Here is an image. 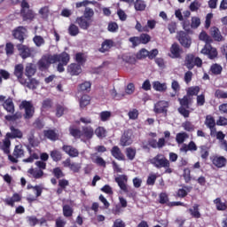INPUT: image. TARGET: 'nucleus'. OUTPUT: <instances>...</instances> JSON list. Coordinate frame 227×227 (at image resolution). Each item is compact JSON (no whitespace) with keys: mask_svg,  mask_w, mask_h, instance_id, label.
I'll use <instances>...</instances> for the list:
<instances>
[{"mask_svg":"<svg viewBox=\"0 0 227 227\" xmlns=\"http://www.w3.org/2000/svg\"><path fill=\"white\" fill-rule=\"evenodd\" d=\"M199 38L206 43V45L201 50V54H206V56H208L209 59L217 58V50L210 45V43H212V38H210L205 32H201Z\"/></svg>","mask_w":227,"mask_h":227,"instance_id":"nucleus-1","label":"nucleus"},{"mask_svg":"<svg viewBox=\"0 0 227 227\" xmlns=\"http://www.w3.org/2000/svg\"><path fill=\"white\" fill-rule=\"evenodd\" d=\"M70 134L74 137H84L85 139H91V137H93V134H95V131L91 127H85L82 129V131L77 129L70 128Z\"/></svg>","mask_w":227,"mask_h":227,"instance_id":"nucleus-2","label":"nucleus"},{"mask_svg":"<svg viewBox=\"0 0 227 227\" xmlns=\"http://www.w3.org/2000/svg\"><path fill=\"white\" fill-rule=\"evenodd\" d=\"M149 162L158 169H160V168H168V166H171L168 160H167L166 156L160 153L150 159Z\"/></svg>","mask_w":227,"mask_h":227,"instance_id":"nucleus-3","label":"nucleus"},{"mask_svg":"<svg viewBox=\"0 0 227 227\" xmlns=\"http://www.w3.org/2000/svg\"><path fill=\"white\" fill-rule=\"evenodd\" d=\"M56 59H58V57H54V55L43 56L37 63L39 70H47L51 65L56 63Z\"/></svg>","mask_w":227,"mask_h":227,"instance_id":"nucleus-4","label":"nucleus"},{"mask_svg":"<svg viewBox=\"0 0 227 227\" xmlns=\"http://www.w3.org/2000/svg\"><path fill=\"white\" fill-rule=\"evenodd\" d=\"M17 49L22 59H27V58H35L36 55V50H35V48H29L24 44H18Z\"/></svg>","mask_w":227,"mask_h":227,"instance_id":"nucleus-5","label":"nucleus"},{"mask_svg":"<svg viewBox=\"0 0 227 227\" xmlns=\"http://www.w3.org/2000/svg\"><path fill=\"white\" fill-rule=\"evenodd\" d=\"M24 156V146L22 145H18L14 147L13 153L8 155V159L13 164L19 162L18 159H20Z\"/></svg>","mask_w":227,"mask_h":227,"instance_id":"nucleus-6","label":"nucleus"},{"mask_svg":"<svg viewBox=\"0 0 227 227\" xmlns=\"http://www.w3.org/2000/svg\"><path fill=\"white\" fill-rule=\"evenodd\" d=\"M20 109H25V119L29 120V118H33L35 114V107H33V104L29 101H22L20 105Z\"/></svg>","mask_w":227,"mask_h":227,"instance_id":"nucleus-7","label":"nucleus"},{"mask_svg":"<svg viewBox=\"0 0 227 227\" xmlns=\"http://www.w3.org/2000/svg\"><path fill=\"white\" fill-rule=\"evenodd\" d=\"M185 65L187 68L191 70L194 68V67H201V65H203V61L201 59L194 57V55H188L185 59Z\"/></svg>","mask_w":227,"mask_h":227,"instance_id":"nucleus-8","label":"nucleus"},{"mask_svg":"<svg viewBox=\"0 0 227 227\" xmlns=\"http://www.w3.org/2000/svg\"><path fill=\"white\" fill-rule=\"evenodd\" d=\"M168 107H169V102L161 100L154 104L153 111L156 114H168Z\"/></svg>","mask_w":227,"mask_h":227,"instance_id":"nucleus-9","label":"nucleus"},{"mask_svg":"<svg viewBox=\"0 0 227 227\" xmlns=\"http://www.w3.org/2000/svg\"><path fill=\"white\" fill-rule=\"evenodd\" d=\"M21 16L24 20H33L35 19V12L29 9V4L23 3L21 4Z\"/></svg>","mask_w":227,"mask_h":227,"instance_id":"nucleus-10","label":"nucleus"},{"mask_svg":"<svg viewBox=\"0 0 227 227\" xmlns=\"http://www.w3.org/2000/svg\"><path fill=\"white\" fill-rule=\"evenodd\" d=\"M177 39L180 42L181 45H183V47H186V49H189V47H191V43H192V42L191 41V37H189V35H186L185 32L184 31L177 32Z\"/></svg>","mask_w":227,"mask_h":227,"instance_id":"nucleus-11","label":"nucleus"},{"mask_svg":"<svg viewBox=\"0 0 227 227\" xmlns=\"http://www.w3.org/2000/svg\"><path fill=\"white\" fill-rule=\"evenodd\" d=\"M115 182L118 184L120 189L123 191V192H129V186H127V182H129V178L126 175H120L115 177Z\"/></svg>","mask_w":227,"mask_h":227,"instance_id":"nucleus-12","label":"nucleus"},{"mask_svg":"<svg viewBox=\"0 0 227 227\" xmlns=\"http://www.w3.org/2000/svg\"><path fill=\"white\" fill-rule=\"evenodd\" d=\"M14 75L17 77L20 84H26V79H24V66L22 64L16 65L14 67Z\"/></svg>","mask_w":227,"mask_h":227,"instance_id":"nucleus-13","label":"nucleus"},{"mask_svg":"<svg viewBox=\"0 0 227 227\" xmlns=\"http://www.w3.org/2000/svg\"><path fill=\"white\" fill-rule=\"evenodd\" d=\"M11 132H8L6 134V137L9 139H22L23 133L20 131V129L12 126L10 128Z\"/></svg>","mask_w":227,"mask_h":227,"instance_id":"nucleus-14","label":"nucleus"},{"mask_svg":"<svg viewBox=\"0 0 227 227\" xmlns=\"http://www.w3.org/2000/svg\"><path fill=\"white\" fill-rule=\"evenodd\" d=\"M129 145H132V131L128 130L124 132L121 138V145L129 146Z\"/></svg>","mask_w":227,"mask_h":227,"instance_id":"nucleus-15","label":"nucleus"},{"mask_svg":"<svg viewBox=\"0 0 227 227\" xmlns=\"http://www.w3.org/2000/svg\"><path fill=\"white\" fill-rule=\"evenodd\" d=\"M62 150L65 153L69 155V157H79V150L72 145H63Z\"/></svg>","mask_w":227,"mask_h":227,"instance_id":"nucleus-16","label":"nucleus"},{"mask_svg":"<svg viewBox=\"0 0 227 227\" xmlns=\"http://www.w3.org/2000/svg\"><path fill=\"white\" fill-rule=\"evenodd\" d=\"M153 88L154 91H159L160 93H164L168 91V83L160 82V81L153 82Z\"/></svg>","mask_w":227,"mask_h":227,"instance_id":"nucleus-17","label":"nucleus"},{"mask_svg":"<svg viewBox=\"0 0 227 227\" xmlns=\"http://www.w3.org/2000/svg\"><path fill=\"white\" fill-rule=\"evenodd\" d=\"M26 33H27L26 27H19L13 31V36L17 40H20V42H24V36H26Z\"/></svg>","mask_w":227,"mask_h":227,"instance_id":"nucleus-18","label":"nucleus"},{"mask_svg":"<svg viewBox=\"0 0 227 227\" xmlns=\"http://www.w3.org/2000/svg\"><path fill=\"white\" fill-rule=\"evenodd\" d=\"M27 175L30 178L40 179L43 176V170L31 168L27 170Z\"/></svg>","mask_w":227,"mask_h":227,"instance_id":"nucleus-19","label":"nucleus"},{"mask_svg":"<svg viewBox=\"0 0 227 227\" xmlns=\"http://www.w3.org/2000/svg\"><path fill=\"white\" fill-rule=\"evenodd\" d=\"M10 146H12V142L8 137H5V138L0 142V150H3L4 153L6 155H10Z\"/></svg>","mask_w":227,"mask_h":227,"instance_id":"nucleus-20","label":"nucleus"},{"mask_svg":"<svg viewBox=\"0 0 227 227\" xmlns=\"http://www.w3.org/2000/svg\"><path fill=\"white\" fill-rule=\"evenodd\" d=\"M53 57L57 58L56 63H61L62 65H68V61H70V55L67 52H63L59 55L55 54Z\"/></svg>","mask_w":227,"mask_h":227,"instance_id":"nucleus-21","label":"nucleus"},{"mask_svg":"<svg viewBox=\"0 0 227 227\" xmlns=\"http://www.w3.org/2000/svg\"><path fill=\"white\" fill-rule=\"evenodd\" d=\"M67 72L70 75H79V74L82 73V68L81 67V65L71 64L67 67Z\"/></svg>","mask_w":227,"mask_h":227,"instance_id":"nucleus-22","label":"nucleus"},{"mask_svg":"<svg viewBox=\"0 0 227 227\" xmlns=\"http://www.w3.org/2000/svg\"><path fill=\"white\" fill-rule=\"evenodd\" d=\"M212 162L215 168H224V166H226L227 160L224 156H214L212 158Z\"/></svg>","mask_w":227,"mask_h":227,"instance_id":"nucleus-23","label":"nucleus"},{"mask_svg":"<svg viewBox=\"0 0 227 227\" xmlns=\"http://www.w3.org/2000/svg\"><path fill=\"white\" fill-rule=\"evenodd\" d=\"M76 24L81 27V29H88L90 26H91V21L90 20H87L85 17H78L76 19Z\"/></svg>","mask_w":227,"mask_h":227,"instance_id":"nucleus-24","label":"nucleus"},{"mask_svg":"<svg viewBox=\"0 0 227 227\" xmlns=\"http://www.w3.org/2000/svg\"><path fill=\"white\" fill-rule=\"evenodd\" d=\"M3 107L7 111V113H11V114H13L15 113V105L13 104V100L12 98H7L3 103Z\"/></svg>","mask_w":227,"mask_h":227,"instance_id":"nucleus-25","label":"nucleus"},{"mask_svg":"<svg viewBox=\"0 0 227 227\" xmlns=\"http://www.w3.org/2000/svg\"><path fill=\"white\" fill-rule=\"evenodd\" d=\"M34 193L35 194V197L29 195L27 200L28 201H36V198H40L42 196V192L43 191V188L40 185H35L33 187Z\"/></svg>","mask_w":227,"mask_h":227,"instance_id":"nucleus-26","label":"nucleus"},{"mask_svg":"<svg viewBox=\"0 0 227 227\" xmlns=\"http://www.w3.org/2000/svg\"><path fill=\"white\" fill-rule=\"evenodd\" d=\"M111 153L114 159H117V160H125V155L121 153V150H120V147L114 146L111 150Z\"/></svg>","mask_w":227,"mask_h":227,"instance_id":"nucleus-27","label":"nucleus"},{"mask_svg":"<svg viewBox=\"0 0 227 227\" xmlns=\"http://www.w3.org/2000/svg\"><path fill=\"white\" fill-rule=\"evenodd\" d=\"M90 159L94 164L106 168V160H104V158L97 155V153L90 154Z\"/></svg>","mask_w":227,"mask_h":227,"instance_id":"nucleus-28","label":"nucleus"},{"mask_svg":"<svg viewBox=\"0 0 227 227\" xmlns=\"http://www.w3.org/2000/svg\"><path fill=\"white\" fill-rule=\"evenodd\" d=\"M205 125L207 129H210V132L215 129V119L212 115H207L205 120Z\"/></svg>","mask_w":227,"mask_h":227,"instance_id":"nucleus-29","label":"nucleus"},{"mask_svg":"<svg viewBox=\"0 0 227 227\" xmlns=\"http://www.w3.org/2000/svg\"><path fill=\"white\" fill-rule=\"evenodd\" d=\"M113 45H114V42H113V40H111V39H106L102 43L99 51L100 52H107V51H109V49H111V47H113Z\"/></svg>","mask_w":227,"mask_h":227,"instance_id":"nucleus-30","label":"nucleus"},{"mask_svg":"<svg viewBox=\"0 0 227 227\" xmlns=\"http://www.w3.org/2000/svg\"><path fill=\"white\" fill-rule=\"evenodd\" d=\"M38 84H40V82L36 79L31 77H28V82L26 80V83H22L23 86H27V88H29L30 90H35V88L38 87Z\"/></svg>","mask_w":227,"mask_h":227,"instance_id":"nucleus-31","label":"nucleus"},{"mask_svg":"<svg viewBox=\"0 0 227 227\" xmlns=\"http://www.w3.org/2000/svg\"><path fill=\"white\" fill-rule=\"evenodd\" d=\"M192 215L195 219H200L201 217V213H200V205L194 204L192 208L188 210Z\"/></svg>","mask_w":227,"mask_h":227,"instance_id":"nucleus-32","label":"nucleus"},{"mask_svg":"<svg viewBox=\"0 0 227 227\" xmlns=\"http://www.w3.org/2000/svg\"><path fill=\"white\" fill-rule=\"evenodd\" d=\"M182 50H180V46L176 43L172 44L170 48L171 58H180V53Z\"/></svg>","mask_w":227,"mask_h":227,"instance_id":"nucleus-33","label":"nucleus"},{"mask_svg":"<svg viewBox=\"0 0 227 227\" xmlns=\"http://www.w3.org/2000/svg\"><path fill=\"white\" fill-rule=\"evenodd\" d=\"M25 73L27 77H33V75L36 74V68L35 67V65L32 63L27 64Z\"/></svg>","mask_w":227,"mask_h":227,"instance_id":"nucleus-34","label":"nucleus"},{"mask_svg":"<svg viewBox=\"0 0 227 227\" xmlns=\"http://www.w3.org/2000/svg\"><path fill=\"white\" fill-rule=\"evenodd\" d=\"M95 16V11L90 7H86L84 12H83V17L90 21L93 22V17Z\"/></svg>","mask_w":227,"mask_h":227,"instance_id":"nucleus-35","label":"nucleus"},{"mask_svg":"<svg viewBox=\"0 0 227 227\" xmlns=\"http://www.w3.org/2000/svg\"><path fill=\"white\" fill-rule=\"evenodd\" d=\"M211 35L216 42H223V35L219 31V28L213 27H211Z\"/></svg>","mask_w":227,"mask_h":227,"instance_id":"nucleus-36","label":"nucleus"},{"mask_svg":"<svg viewBox=\"0 0 227 227\" xmlns=\"http://www.w3.org/2000/svg\"><path fill=\"white\" fill-rule=\"evenodd\" d=\"M185 139H189V135H187L185 132L177 133L176 136V141L178 145L184 143Z\"/></svg>","mask_w":227,"mask_h":227,"instance_id":"nucleus-37","label":"nucleus"},{"mask_svg":"<svg viewBox=\"0 0 227 227\" xmlns=\"http://www.w3.org/2000/svg\"><path fill=\"white\" fill-rule=\"evenodd\" d=\"M201 26V19L198 16L192 17L191 20V27L192 29H198V27Z\"/></svg>","mask_w":227,"mask_h":227,"instance_id":"nucleus-38","label":"nucleus"},{"mask_svg":"<svg viewBox=\"0 0 227 227\" xmlns=\"http://www.w3.org/2000/svg\"><path fill=\"white\" fill-rule=\"evenodd\" d=\"M18 201H20V195H19L18 193L14 194L12 198L5 200L7 205H10L11 207H13V205H15V203H17Z\"/></svg>","mask_w":227,"mask_h":227,"instance_id":"nucleus-39","label":"nucleus"},{"mask_svg":"<svg viewBox=\"0 0 227 227\" xmlns=\"http://www.w3.org/2000/svg\"><path fill=\"white\" fill-rule=\"evenodd\" d=\"M211 137H216V139H219L221 141H224L225 135L223 133V131H218L215 129L211 130L210 132Z\"/></svg>","mask_w":227,"mask_h":227,"instance_id":"nucleus-40","label":"nucleus"},{"mask_svg":"<svg viewBox=\"0 0 227 227\" xmlns=\"http://www.w3.org/2000/svg\"><path fill=\"white\" fill-rule=\"evenodd\" d=\"M44 136L48 139H51V141H56L58 139V133L52 129L44 131Z\"/></svg>","mask_w":227,"mask_h":227,"instance_id":"nucleus-41","label":"nucleus"},{"mask_svg":"<svg viewBox=\"0 0 227 227\" xmlns=\"http://www.w3.org/2000/svg\"><path fill=\"white\" fill-rule=\"evenodd\" d=\"M210 72L214 75H219V74H221V72H223V67H221V65H219V64H214L210 67Z\"/></svg>","mask_w":227,"mask_h":227,"instance_id":"nucleus-42","label":"nucleus"},{"mask_svg":"<svg viewBox=\"0 0 227 227\" xmlns=\"http://www.w3.org/2000/svg\"><path fill=\"white\" fill-rule=\"evenodd\" d=\"M146 9V4L143 0H137L135 2V10L137 12H143Z\"/></svg>","mask_w":227,"mask_h":227,"instance_id":"nucleus-43","label":"nucleus"},{"mask_svg":"<svg viewBox=\"0 0 227 227\" xmlns=\"http://www.w3.org/2000/svg\"><path fill=\"white\" fill-rule=\"evenodd\" d=\"M187 95L188 97H196L200 93V87L194 86V87H189L187 90Z\"/></svg>","mask_w":227,"mask_h":227,"instance_id":"nucleus-44","label":"nucleus"},{"mask_svg":"<svg viewBox=\"0 0 227 227\" xmlns=\"http://www.w3.org/2000/svg\"><path fill=\"white\" fill-rule=\"evenodd\" d=\"M181 22H182L181 24H182L183 29L186 33L188 34L192 33V27H191V22L188 20H184Z\"/></svg>","mask_w":227,"mask_h":227,"instance_id":"nucleus-45","label":"nucleus"},{"mask_svg":"<svg viewBox=\"0 0 227 227\" xmlns=\"http://www.w3.org/2000/svg\"><path fill=\"white\" fill-rule=\"evenodd\" d=\"M214 203L217 208V210H226L227 206L225 202H223L221 199L217 198L214 200Z\"/></svg>","mask_w":227,"mask_h":227,"instance_id":"nucleus-46","label":"nucleus"},{"mask_svg":"<svg viewBox=\"0 0 227 227\" xmlns=\"http://www.w3.org/2000/svg\"><path fill=\"white\" fill-rule=\"evenodd\" d=\"M171 89L174 91V93L171 94V97H176V94L180 91V83H178L177 81L173 80L171 82Z\"/></svg>","mask_w":227,"mask_h":227,"instance_id":"nucleus-47","label":"nucleus"},{"mask_svg":"<svg viewBox=\"0 0 227 227\" xmlns=\"http://www.w3.org/2000/svg\"><path fill=\"white\" fill-rule=\"evenodd\" d=\"M191 192V187L184 186L178 190L177 196L180 198H184V196H187Z\"/></svg>","mask_w":227,"mask_h":227,"instance_id":"nucleus-48","label":"nucleus"},{"mask_svg":"<svg viewBox=\"0 0 227 227\" xmlns=\"http://www.w3.org/2000/svg\"><path fill=\"white\" fill-rule=\"evenodd\" d=\"M90 96L88 95H83L81 99H80V106L81 107H86V106H90Z\"/></svg>","mask_w":227,"mask_h":227,"instance_id":"nucleus-49","label":"nucleus"},{"mask_svg":"<svg viewBox=\"0 0 227 227\" xmlns=\"http://www.w3.org/2000/svg\"><path fill=\"white\" fill-rule=\"evenodd\" d=\"M126 155L129 160H134L136 158V149L129 147L126 149Z\"/></svg>","mask_w":227,"mask_h":227,"instance_id":"nucleus-50","label":"nucleus"},{"mask_svg":"<svg viewBox=\"0 0 227 227\" xmlns=\"http://www.w3.org/2000/svg\"><path fill=\"white\" fill-rule=\"evenodd\" d=\"M68 32L71 36H77V35H79V27L71 24L69 26Z\"/></svg>","mask_w":227,"mask_h":227,"instance_id":"nucleus-51","label":"nucleus"},{"mask_svg":"<svg viewBox=\"0 0 227 227\" xmlns=\"http://www.w3.org/2000/svg\"><path fill=\"white\" fill-rule=\"evenodd\" d=\"M33 42L35 43L36 47H42V45L45 44V40L40 35H35L33 38Z\"/></svg>","mask_w":227,"mask_h":227,"instance_id":"nucleus-52","label":"nucleus"},{"mask_svg":"<svg viewBox=\"0 0 227 227\" xmlns=\"http://www.w3.org/2000/svg\"><path fill=\"white\" fill-rule=\"evenodd\" d=\"M112 116L111 112L109 111H104L99 114V118L101 121H108Z\"/></svg>","mask_w":227,"mask_h":227,"instance_id":"nucleus-53","label":"nucleus"},{"mask_svg":"<svg viewBox=\"0 0 227 227\" xmlns=\"http://www.w3.org/2000/svg\"><path fill=\"white\" fill-rule=\"evenodd\" d=\"M157 180V174H150L147 177L146 184L147 185H155V182Z\"/></svg>","mask_w":227,"mask_h":227,"instance_id":"nucleus-54","label":"nucleus"},{"mask_svg":"<svg viewBox=\"0 0 227 227\" xmlns=\"http://www.w3.org/2000/svg\"><path fill=\"white\" fill-rule=\"evenodd\" d=\"M95 134L98 137L102 139L103 137H106V129H104V127H98L96 129Z\"/></svg>","mask_w":227,"mask_h":227,"instance_id":"nucleus-55","label":"nucleus"},{"mask_svg":"<svg viewBox=\"0 0 227 227\" xmlns=\"http://www.w3.org/2000/svg\"><path fill=\"white\" fill-rule=\"evenodd\" d=\"M201 8V4L200 1L195 0L190 4V10L191 12H198Z\"/></svg>","mask_w":227,"mask_h":227,"instance_id":"nucleus-56","label":"nucleus"},{"mask_svg":"<svg viewBox=\"0 0 227 227\" xmlns=\"http://www.w3.org/2000/svg\"><path fill=\"white\" fill-rule=\"evenodd\" d=\"M200 157L201 159H208V148H207V146L205 145H201L200 147Z\"/></svg>","mask_w":227,"mask_h":227,"instance_id":"nucleus-57","label":"nucleus"},{"mask_svg":"<svg viewBox=\"0 0 227 227\" xmlns=\"http://www.w3.org/2000/svg\"><path fill=\"white\" fill-rule=\"evenodd\" d=\"M129 120H137L139 116V111L137 109H132L128 113Z\"/></svg>","mask_w":227,"mask_h":227,"instance_id":"nucleus-58","label":"nucleus"},{"mask_svg":"<svg viewBox=\"0 0 227 227\" xmlns=\"http://www.w3.org/2000/svg\"><path fill=\"white\" fill-rule=\"evenodd\" d=\"M73 210L72 207L68 205H66L63 207V215H65V217H70L73 214Z\"/></svg>","mask_w":227,"mask_h":227,"instance_id":"nucleus-59","label":"nucleus"},{"mask_svg":"<svg viewBox=\"0 0 227 227\" xmlns=\"http://www.w3.org/2000/svg\"><path fill=\"white\" fill-rule=\"evenodd\" d=\"M51 159H53L55 162H58L61 160L62 156H61V153H59V151H52L51 153Z\"/></svg>","mask_w":227,"mask_h":227,"instance_id":"nucleus-60","label":"nucleus"},{"mask_svg":"<svg viewBox=\"0 0 227 227\" xmlns=\"http://www.w3.org/2000/svg\"><path fill=\"white\" fill-rule=\"evenodd\" d=\"M91 90V82H85L80 84V90L81 91H90Z\"/></svg>","mask_w":227,"mask_h":227,"instance_id":"nucleus-61","label":"nucleus"},{"mask_svg":"<svg viewBox=\"0 0 227 227\" xmlns=\"http://www.w3.org/2000/svg\"><path fill=\"white\" fill-rule=\"evenodd\" d=\"M65 113H67V108H65V106H63L59 105L57 106L56 116L58 118H61V115L65 114Z\"/></svg>","mask_w":227,"mask_h":227,"instance_id":"nucleus-62","label":"nucleus"},{"mask_svg":"<svg viewBox=\"0 0 227 227\" xmlns=\"http://www.w3.org/2000/svg\"><path fill=\"white\" fill-rule=\"evenodd\" d=\"M14 46L12 43H7L5 46V51L7 56H12L13 54Z\"/></svg>","mask_w":227,"mask_h":227,"instance_id":"nucleus-63","label":"nucleus"},{"mask_svg":"<svg viewBox=\"0 0 227 227\" xmlns=\"http://www.w3.org/2000/svg\"><path fill=\"white\" fill-rule=\"evenodd\" d=\"M215 97L216 98H227V92H224V90H217L215 92Z\"/></svg>","mask_w":227,"mask_h":227,"instance_id":"nucleus-64","label":"nucleus"}]
</instances>
